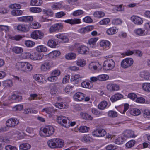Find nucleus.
I'll return each mask as SVG.
<instances>
[{"mask_svg":"<svg viewBox=\"0 0 150 150\" xmlns=\"http://www.w3.org/2000/svg\"><path fill=\"white\" fill-rule=\"evenodd\" d=\"M54 129L53 127L48 126L46 127L40 132L41 136L49 137L53 134Z\"/></svg>","mask_w":150,"mask_h":150,"instance_id":"nucleus-1","label":"nucleus"},{"mask_svg":"<svg viewBox=\"0 0 150 150\" xmlns=\"http://www.w3.org/2000/svg\"><path fill=\"white\" fill-rule=\"evenodd\" d=\"M115 63L114 61L111 59H107L103 64V69L109 70L112 69L115 67Z\"/></svg>","mask_w":150,"mask_h":150,"instance_id":"nucleus-2","label":"nucleus"},{"mask_svg":"<svg viewBox=\"0 0 150 150\" xmlns=\"http://www.w3.org/2000/svg\"><path fill=\"white\" fill-rule=\"evenodd\" d=\"M133 63L132 58H127L123 60L121 62V67L123 68H127L130 67Z\"/></svg>","mask_w":150,"mask_h":150,"instance_id":"nucleus-3","label":"nucleus"},{"mask_svg":"<svg viewBox=\"0 0 150 150\" xmlns=\"http://www.w3.org/2000/svg\"><path fill=\"white\" fill-rule=\"evenodd\" d=\"M19 123V120L15 118H11L8 120L6 122V125L8 127H12L16 126Z\"/></svg>","mask_w":150,"mask_h":150,"instance_id":"nucleus-4","label":"nucleus"},{"mask_svg":"<svg viewBox=\"0 0 150 150\" xmlns=\"http://www.w3.org/2000/svg\"><path fill=\"white\" fill-rule=\"evenodd\" d=\"M44 34L39 30H35L32 32L31 34V37L33 38L37 39L38 38L41 39L43 37Z\"/></svg>","mask_w":150,"mask_h":150,"instance_id":"nucleus-5","label":"nucleus"},{"mask_svg":"<svg viewBox=\"0 0 150 150\" xmlns=\"http://www.w3.org/2000/svg\"><path fill=\"white\" fill-rule=\"evenodd\" d=\"M63 27V26L62 23H57L51 26L49 30L50 33L56 32L62 29Z\"/></svg>","mask_w":150,"mask_h":150,"instance_id":"nucleus-6","label":"nucleus"},{"mask_svg":"<svg viewBox=\"0 0 150 150\" xmlns=\"http://www.w3.org/2000/svg\"><path fill=\"white\" fill-rule=\"evenodd\" d=\"M67 119H68V117L62 116H60L57 117V121L59 124L61 125L66 127V125L67 122Z\"/></svg>","mask_w":150,"mask_h":150,"instance_id":"nucleus-7","label":"nucleus"},{"mask_svg":"<svg viewBox=\"0 0 150 150\" xmlns=\"http://www.w3.org/2000/svg\"><path fill=\"white\" fill-rule=\"evenodd\" d=\"M78 52L81 54H86L88 53L89 49L86 46H81L79 47L77 49Z\"/></svg>","mask_w":150,"mask_h":150,"instance_id":"nucleus-8","label":"nucleus"},{"mask_svg":"<svg viewBox=\"0 0 150 150\" xmlns=\"http://www.w3.org/2000/svg\"><path fill=\"white\" fill-rule=\"evenodd\" d=\"M105 130L102 129H98L95 130L93 132V136L98 137L104 136L106 134Z\"/></svg>","mask_w":150,"mask_h":150,"instance_id":"nucleus-9","label":"nucleus"},{"mask_svg":"<svg viewBox=\"0 0 150 150\" xmlns=\"http://www.w3.org/2000/svg\"><path fill=\"white\" fill-rule=\"evenodd\" d=\"M131 19L135 24L137 25L142 24L143 22L141 18L137 16H132L131 17Z\"/></svg>","mask_w":150,"mask_h":150,"instance_id":"nucleus-10","label":"nucleus"},{"mask_svg":"<svg viewBox=\"0 0 150 150\" xmlns=\"http://www.w3.org/2000/svg\"><path fill=\"white\" fill-rule=\"evenodd\" d=\"M84 94L81 92L76 93L74 96L73 98L76 101H81L84 98Z\"/></svg>","mask_w":150,"mask_h":150,"instance_id":"nucleus-11","label":"nucleus"},{"mask_svg":"<svg viewBox=\"0 0 150 150\" xmlns=\"http://www.w3.org/2000/svg\"><path fill=\"white\" fill-rule=\"evenodd\" d=\"M93 29V26H88L86 27L83 28L79 29L78 30V32L81 34H84L92 30Z\"/></svg>","mask_w":150,"mask_h":150,"instance_id":"nucleus-12","label":"nucleus"},{"mask_svg":"<svg viewBox=\"0 0 150 150\" xmlns=\"http://www.w3.org/2000/svg\"><path fill=\"white\" fill-rule=\"evenodd\" d=\"M55 141L56 148H62L64 147L65 143L63 140L59 138H55Z\"/></svg>","mask_w":150,"mask_h":150,"instance_id":"nucleus-13","label":"nucleus"},{"mask_svg":"<svg viewBox=\"0 0 150 150\" xmlns=\"http://www.w3.org/2000/svg\"><path fill=\"white\" fill-rule=\"evenodd\" d=\"M43 55L40 53H34L30 55V57L33 60H40L42 58Z\"/></svg>","mask_w":150,"mask_h":150,"instance_id":"nucleus-14","label":"nucleus"},{"mask_svg":"<svg viewBox=\"0 0 150 150\" xmlns=\"http://www.w3.org/2000/svg\"><path fill=\"white\" fill-rule=\"evenodd\" d=\"M60 52L59 51H54L48 54L49 57L50 59H55L60 54Z\"/></svg>","mask_w":150,"mask_h":150,"instance_id":"nucleus-15","label":"nucleus"},{"mask_svg":"<svg viewBox=\"0 0 150 150\" xmlns=\"http://www.w3.org/2000/svg\"><path fill=\"white\" fill-rule=\"evenodd\" d=\"M18 19L20 21L27 22L33 21V18L32 16H28L18 18Z\"/></svg>","mask_w":150,"mask_h":150,"instance_id":"nucleus-16","label":"nucleus"},{"mask_svg":"<svg viewBox=\"0 0 150 150\" xmlns=\"http://www.w3.org/2000/svg\"><path fill=\"white\" fill-rule=\"evenodd\" d=\"M107 89L110 91H117L119 89L118 85L113 84H108L107 86Z\"/></svg>","mask_w":150,"mask_h":150,"instance_id":"nucleus-17","label":"nucleus"},{"mask_svg":"<svg viewBox=\"0 0 150 150\" xmlns=\"http://www.w3.org/2000/svg\"><path fill=\"white\" fill-rule=\"evenodd\" d=\"M123 95L120 93H117L113 95L110 98V100L112 102H115L123 98Z\"/></svg>","mask_w":150,"mask_h":150,"instance_id":"nucleus-18","label":"nucleus"},{"mask_svg":"<svg viewBox=\"0 0 150 150\" xmlns=\"http://www.w3.org/2000/svg\"><path fill=\"white\" fill-rule=\"evenodd\" d=\"M18 30L23 32H26L28 30V26L25 24H19L17 27Z\"/></svg>","mask_w":150,"mask_h":150,"instance_id":"nucleus-19","label":"nucleus"},{"mask_svg":"<svg viewBox=\"0 0 150 150\" xmlns=\"http://www.w3.org/2000/svg\"><path fill=\"white\" fill-rule=\"evenodd\" d=\"M55 138L52 139L48 141L47 144L48 146L52 149L56 148V144L55 143Z\"/></svg>","mask_w":150,"mask_h":150,"instance_id":"nucleus-20","label":"nucleus"},{"mask_svg":"<svg viewBox=\"0 0 150 150\" xmlns=\"http://www.w3.org/2000/svg\"><path fill=\"white\" fill-rule=\"evenodd\" d=\"M145 30L141 28L137 29L134 30V33L137 35L143 36L146 35L147 33H145Z\"/></svg>","mask_w":150,"mask_h":150,"instance_id":"nucleus-21","label":"nucleus"},{"mask_svg":"<svg viewBox=\"0 0 150 150\" xmlns=\"http://www.w3.org/2000/svg\"><path fill=\"white\" fill-rule=\"evenodd\" d=\"M64 22L65 23H68L71 25L78 24L81 23L80 19L77 18L65 20Z\"/></svg>","mask_w":150,"mask_h":150,"instance_id":"nucleus-22","label":"nucleus"},{"mask_svg":"<svg viewBox=\"0 0 150 150\" xmlns=\"http://www.w3.org/2000/svg\"><path fill=\"white\" fill-rule=\"evenodd\" d=\"M57 37L61 39L62 42L63 43L67 42L69 41V39L67 36L64 35L62 34H60L56 35Z\"/></svg>","mask_w":150,"mask_h":150,"instance_id":"nucleus-23","label":"nucleus"},{"mask_svg":"<svg viewBox=\"0 0 150 150\" xmlns=\"http://www.w3.org/2000/svg\"><path fill=\"white\" fill-rule=\"evenodd\" d=\"M134 135V132L131 130H127L125 132L123 136L126 138V139L127 138L133 137Z\"/></svg>","mask_w":150,"mask_h":150,"instance_id":"nucleus-24","label":"nucleus"},{"mask_svg":"<svg viewBox=\"0 0 150 150\" xmlns=\"http://www.w3.org/2000/svg\"><path fill=\"white\" fill-rule=\"evenodd\" d=\"M140 76L146 80H150V74L148 72L144 71L141 72Z\"/></svg>","mask_w":150,"mask_h":150,"instance_id":"nucleus-25","label":"nucleus"},{"mask_svg":"<svg viewBox=\"0 0 150 150\" xmlns=\"http://www.w3.org/2000/svg\"><path fill=\"white\" fill-rule=\"evenodd\" d=\"M100 46L103 47L104 49H107L109 47L110 42L107 40H103L100 42Z\"/></svg>","mask_w":150,"mask_h":150,"instance_id":"nucleus-26","label":"nucleus"},{"mask_svg":"<svg viewBox=\"0 0 150 150\" xmlns=\"http://www.w3.org/2000/svg\"><path fill=\"white\" fill-rule=\"evenodd\" d=\"M56 109H54L53 107H47L43 108L42 110V112H45L48 114L52 113L53 111H55Z\"/></svg>","mask_w":150,"mask_h":150,"instance_id":"nucleus-27","label":"nucleus"},{"mask_svg":"<svg viewBox=\"0 0 150 150\" xmlns=\"http://www.w3.org/2000/svg\"><path fill=\"white\" fill-rule=\"evenodd\" d=\"M50 63L49 62H46L42 64L41 66V69L42 71H46L50 68Z\"/></svg>","mask_w":150,"mask_h":150,"instance_id":"nucleus-28","label":"nucleus"},{"mask_svg":"<svg viewBox=\"0 0 150 150\" xmlns=\"http://www.w3.org/2000/svg\"><path fill=\"white\" fill-rule=\"evenodd\" d=\"M55 106L57 108L59 109H65L67 107L66 104L63 103H57L55 104Z\"/></svg>","mask_w":150,"mask_h":150,"instance_id":"nucleus-29","label":"nucleus"},{"mask_svg":"<svg viewBox=\"0 0 150 150\" xmlns=\"http://www.w3.org/2000/svg\"><path fill=\"white\" fill-rule=\"evenodd\" d=\"M36 50L38 52H45L47 50V48L43 45H39L36 48Z\"/></svg>","mask_w":150,"mask_h":150,"instance_id":"nucleus-30","label":"nucleus"},{"mask_svg":"<svg viewBox=\"0 0 150 150\" xmlns=\"http://www.w3.org/2000/svg\"><path fill=\"white\" fill-rule=\"evenodd\" d=\"M126 140V138L123 135L116 139L115 140V142L117 144H122V142Z\"/></svg>","mask_w":150,"mask_h":150,"instance_id":"nucleus-31","label":"nucleus"},{"mask_svg":"<svg viewBox=\"0 0 150 150\" xmlns=\"http://www.w3.org/2000/svg\"><path fill=\"white\" fill-rule=\"evenodd\" d=\"M30 147L29 144L27 143H23L20 145L19 148L20 149L23 150H27Z\"/></svg>","mask_w":150,"mask_h":150,"instance_id":"nucleus-32","label":"nucleus"},{"mask_svg":"<svg viewBox=\"0 0 150 150\" xmlns=\"http://www.w3.org/2000/svg\"><path fill=\"white\" fill-rule=\"evenodd\" d=\"M24 72L30 71L33 69L32 66L30 64L25 62Z\"/></svg>","mask_w":150,"mask_h":150,"instance_id":"nucleus-33","label":"nucleus"},{"mask_svg":"<svg viewBox=\"0 0 150 150\" xmlns=\"http://www.w3.org/2000/svg\"><path fill=\"white\" fill-rule=\"evenodd\" d=\"M93 15L95 17L100 18L105 16L104 13L101 11H96L93 13Z\"/></svg>","mask_w":150,"mask_h":150,"instance_id":"nucleus-34","label":"nucleus"},{"mask_svg":"<svg viewBox=\"0 0 150 150\" xmlns=\"http://www.w3.org/2000/svg\"><path fill=\"white\" fill-rule=\"evenodd\" d=\"M130 113L131 114L133 115L137 116L140 114V111L137 109H133L130 110Z\"/></svg>","mask_w":150,"mask_h":150,"instance_id":"nucleus-35","label":"nucleus"},{"mask_svg":"<svg viewBox=\"0 0 150 150\" xmlns=\"http://www.w3.org/2000/svg\"><path fill=\"white\" fill-rule=\"evenodd\" d=\"M98 79L100 81H104L109 79L108 76L106 74H101L98 76Z\"/></svg>","mask_w":150,"mask_h":150,"instance_id":"nucleus-36","label":"nucleus"},{"mask_svg":"<svg viewBox=\"0 0 150 150\" xmlns=\"http://www.w3.org/2000/svg\"><path fill=\"white\" fill-rule=\"evenodd\" d=\"M3 84L4 86L6 87H11L13 85L12 81L9 79L3 81Z\"/></svg>","mask_w":150,"mask_h":150,"instance_id":"nucleus-37","label":"nucleus"},{"mask_svg":"<svg viewBox=\"0 0 150 150\" xmlns=\"http://www.w3.org/2000/svg\"><path fill=\"white\" fill-rule=\"evenodd\" d=\"M106 32L109 35H112L115 34L117 32L115 28L112 27L108 29Z\"/></svg>","mask_w":150,"mask_h":150,"instance_id":"nucleus-38","label":"nucleus"},{"mask_svg":"<svg viewBox=\"0 0 150 150\" xmlns=\"http://www.w3.org/2000/svg\"><path fill=\"white\" fill-rule=\"evenodd\" d=\"M11 99L15 100L16 101H21L22 99V96H19L18 95L13 94L11 96Z\"/></svg>","mask_w":150,"mask_h":150,"instance_id":"nucleus-39","label":"nucleus"},{"mask_svg":"<svg viewBox=\"0 0 150 150\" xmlns=\"http://www.w3.org/2000/svg\"><path fill=\"white\" fill-rule=\"evenodd\" d=\"M23 13V12L21 10L17 9L13 10L11 12L12 15L13 16H18L21 15Z\"/></svg>","mask_w":150,"mask_h":150,"instance_id":"nucleus-40","label":"nucleus"},{"mask_svg":"<svg viewBox=\"0 0 150 150\" xmlns=\"http://www.w3.org/2000/svg\"><path fill=\"white\" fill-rule=\"evenodd\" d=\"M107 105L108 103L106 101H103L99 104L98 108L100 109L103 110L107 107Z\"/></svg>","mask_w":150,"mask_h":150,"instance_id":"nucleus-41","label":"nucleus"},{"mask_svg":"<svg viewBox=\"0 0 150 150\" xmlns=\"http://www.w3.org/2000/svg\"><path fill=\"white\" fill-rule=\"evenodd\" d=\"M12 50L16 54H19L23 52V49L20 47H15L13 48Z\"/></svg>","mask_w":150,"mask_h":150,"instance_id":"nucleus-42","label":"nucleus"},{"mask_svg":"<svg viewBox=\"0 0 150 150\" xmlns=\"http://www.w3.org/2000/svg\"><path fill=\"white\" fill-rule=\"evenodd\" d=\"M81 85L82 87L85 88H90L92 87V85H90V83L86 81L83 82Z\"/></svg>","mask_w":150,"mask_h":150,"instance_id":"nucleus-43","label":"nucleus"},{"mask_svg":"<svg viewBox=\"0 0 150 150\" xmlns=\"http://www.w3.org/2000/svg\"><path fill=\"white\" fill-rule=\"evenodd\" d=\"M47 44L48 46L51 47H54L57 45L56 42L52 39L49 40Z\"/></svg>","mask_w":150,"mask_h":150,"instance_id":"nucleus-44","label":"nucleus"},{"mask_svg":"<svg viewBox=\"0 0 150 150\" xmlns=\"http://www.w3.org/2000/svg\"><path fill=\"white\" fill-rule=\"evenodd\" d=\"M76 54L74 53H68L65 56V58L67 59H74L76 57Z\"/></svg>","mask_w":150,"mask_h":150,"instance_id":"nucleus-45","label":"nucleus"},{"mask_svg":"<svg viewBox=\"0 0 150 150\" xmlns=\"http://www.w3.org/2000/svg\"><path fill=\"white\" fill-rule=\"evenodd\" d=\"M98 39V38L97 37L92 38L88 40V43L91 46L95 44Z\"/></svg>","mask_w":150,"mask_h":150,"instance_id":"nucleus-46","label":"nucleus"},{"mask_svg":"<svg viewBox=\"0 0 150 150\" xmlns=\"http://www.w3.org/2000/svg\"><path fill=\"white\" fill-rule=\"evenodd\" d=\"M135 141L134 140H131L127 142L126 144V146L128 148H131L134 145Z\"/></svg>","mask_w":150,"mask_h":150,"instance_id":"nucleus-47","label":"nucleus"},{"mask_svg":"<svg viewBox=\"0 0 150 150\" xmlns=\"http://www.w3.org/2000/svg\"><path fill=\"white\" fill-rule=\"evenodd\" d=\"M25 44L28 47H32L35 45V43L31 40H26L25 42Z\"/></svg>","mask_w":150,"mask_h":150,"instance_id":"nucleus-48","label":"nucleus"},{"mask_svg":"<svg viewBox=\"0 0 150 150\" xmlns=\"http://www.w3.org/2000/svg\"><path fill=\"white\" fill-rule=\"evenodd\" d=\"M73 87V86H67L65 88V91L68 94L71 93V90Z\"/></svg>","mask_w":150,"mask_h":150,"instance_id":"nucleus-49","label":"nucleus"},{"mask_svg":"<svg viewBox=\"0 0 150 150\" xmlns=\"http://www.w3.org/2000/svg\"><path fill=\"white\" fill-rule=\"evenodd\" d=\"M44 14L47 15L52 16L53 14V11L50 9L46 10L44 9L42 10Z\"/></svg>","mask_w":150,"mask_h":150,"instance_id":"nucleus-50","label":"nucleus"},{"mask_svg":"<svg viewBox=\"0 0 150 150\" xmlns=\"http://www.w3.org/2000/svg\"><path fill=\"white\" fill-rule=\"evenodd\" d=\"M110 22V20L109 18H105L100 21L99 22L100 24L101 25H106Z\"/></svg>","mask_w":150,"mask_h":150,"instance_id":"nucleus-51","label":"nucleus"},{"mask_svg":"<svg viewBox=\"0 0 150 150\" xmlns=\"http://www.w3.org/2000/svg\"><path fill=\"white\" fill-rule=\"evenodd\" d=\"M89 127L85 126H82L79 128V130L81 132H85L88 131Z\"/></svg>","mask_w":150,"mask_h":150,"instance_id":"nucleus-52","label":"nucleus"},{"mask_svg":"<svg viewBox=\"0 0 150 150\" xmlns=\"http://www.w3.org/2000/svg\"><path fill=\"white\" fill-rule=\"evenodd\" d=\"M60 71L59 70H55L50 73V75H53L58 77V76H59L60 75Z\"/></svg>","mask_w":150,"mask_h":150,"instance_id":"nucleus-53","label":"nucleus"},{"mask_svg":"<svg viewBox=\"0 0 150 150\" xmlns=\"http://www.w3.org/2000/svg\"><path fill=\"white\" fill-rule=\"evenodd\" d=\"M58 78L53 75H50L47 78V80L50 82H54L56 81L58 79Z\"/></svg>","mask_w":150,"mask_h":150,"instance_id":"nucleus-54","label":"nucleus"},{"mask_svg":"<svg viewBox=\"0 0 150 150\" xmlns=\"http://www.w3.org/2000/svg\"><path fill=\"white\" fill-rule=\"evenodd\" d=\"M30 11L34 13H39L41 11V9L38 7H31L30 9Z\"/></svg>","mask_w":150,"mask_h":150,"instance_id":"nucleus-55","label":"nucleus"},{"mask_svg":"<svg viewBox=\"0 0 150 150\" xmlns=\"http://www.w3.org/2000/svg\"><path fill=\"white\" fill-rule=\"evenodd\" d=\"M117 148V146L113 144L109 145L106 147V149L107 150H115Z\"/></svg>","mask_w":150,"mask_h":150,"instance_id":"nucleus-56","label":"nucleus"},{"mask_svg":"<svg viewBox=\"0 0 150 150\" xmlns=\"http://www.w3.org/2000/svg\"><path fill=\"white\" fill-rule=\"evenodd\" d=\"M62 7L61 4L59 3H56L53 4L52 6V8L53 10H57L60 8Z\"/></svg>","mask_w":150,"mask_h":150,"instance_id":"nucleus-57","label":"nucleus"},{"mask_svg":"<svg viewBox=\"0 0 150 150\" xmlns=\"http://www.w3.org/2000/svg\"><path fill=\"white\" fill-rule=\"evenodd\" d=\"M76 64L77 65L83 67L86 64V62L82 59H79L77 61Z\"/></svg>","mask_w":150,"mask_h":150,"instance_id":"nucleus-58","label":"nucleus"},{"mask_svg":"<svg viewBox=\"0 0 150 150\" xmlns=\"http://www.w3.org/2000/svg\"><path fill=\"white\" fill-rule=\"evenodd\" d=\"M114 8L115 10L119 11H123L124 10V8L123 7L122 4L116 6Z\"/></svg>","mask_w":150,"mask_h":150,"instance_id":"nucleus-59","label":"nucleus"},{"mask_svg":"<svg viewBox=\"0 0 150 150\" xmlns=\"http://www.w3.org/2000/svg\"><path fill=\"white\" fill-rule=\"evenodd\" d=\"M95 63L92 62L89 65V68L90 69L92 70H96L97 68V66L94 64Z\"/></svg>","mask_w":150,"mask_h":150,"instance_id":"nucleus-60","label":"nucleus"},{"mask_svg":"<svg viewBox=\"0 0 150 150\" xmlns=\"http://www.w3.org/2000/svg\"><path fill=\"white\" fill-rule=\"evenodd\" d=\"M23 108V106L21 105H18L15 106L13 108V111H20L22 110Z\"/></svg>","mask_w":150,"mask_h":150,"instance_id":"nucleus-61","label":"nucleus"},{"mask_svg":"<svg viewBox=\"0 0 150 150\" xmlns=\"http://www.w3.org/2000/svg\"><path fill=\"white\" fill-rule=\"evenodd\" d=\"M108 115L109 117H116L117 116V112L113 111H109L108 112Z\"/></svg>","mask_w":150,"mask_h":150,"instance_id":"nucleus-62","label":"nucleus"},{"mask_svg":"<svg viewBox=\"0 0 150 150\" xmlns=\"http://www.w3.org/2000/svg\"><path fill=\"white\" fill-rule=\"evenodd\" d=\"M143 116L145 118H150V111L149 110H145L144 112Z\"/></svg>","mask_w":150,"mask_h":150,"instance_id":"nucleus-63","label":"nucleus"},{"mask_svg":"<svg viewBox=\"0 0 150 150\" xmlns=\"http://www.w3.org/2000/svg\"><path fill=\"white\" fill-rule=\"evenodd\" d=\"M83 13V12L82 10H77L73 12V15L74 16H79L82 14Z\"/></svg>","mask_w":150,"mask_h":150,"instance_id":"nucleus-64","label":"nucleus"}]
</instances>
